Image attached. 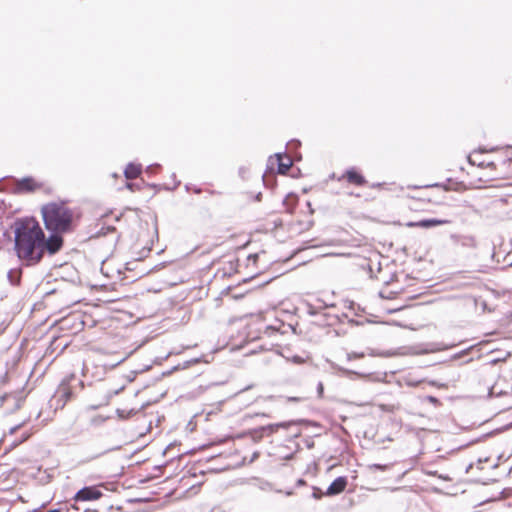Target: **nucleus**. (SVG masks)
<instances>
[{
  "label": "nucleus",
  "instance_id": "obj_14",
  "mask_svg": "<svg viewBox=\"0 0 512 512\" xmlns=\"http://www.w3.org/2000/svg\"><path fill=\"white\" fill-rule=\"evenodd\" d=\"M106 420H107V418H106V417L101 416V415H97V416H94V417L91 419L90 423H91V425H93V426H100V425H102Z\"/></svg>",
  "mask_w": 512,
  "mask_h": 512
},
{
  "label": "nucleus",
  "instance_id": "obj_19",
  "mask_svg": "<svg viewBox=\"0 0 512 512\" xmlns=\"http://www.w3.org/2000/svg\"><path fill=\"white\" fill-rule=\"evenodd\" d=\"M124 389V386H121L119 389L113 390L109 392V398H111L114 395H117L120 391Z\"/></svg>",
  "mask_w": 512,
  "mask_h": 512
},
{
  "label": "nucleus",
  "instance_id": "obj_32",
  "mask_svg": "<svg viewBox=\"0 0 512 512\" xmlns=\"http://www.w3.org/2000/svg\"><path fill=\"white\" fill-rule=\"evenodd\" d=\"M85 512H96V511H91L89 509H86Z\"/></svg>",
  "mask_w": 512,
  "mask_h": 512
},
{
  "label": "nucleus",
  "instance_id": "obj_31",
  "mask_svg": "<svg viewBox=\"0 0 512 512\" xmlns=\"http://www.w3.org/2000/svg\"><path fill=\"white\" fill-rule=\"evenodd\" d=\"M430 399H431V402L436 401V399L434 397H431Z\"/></svg>",
  "mask_w": 512,
  "mask_h": 512
},
{
  "label": "nucleus",
  "instance_id": "obj_10",
  "mask_svg": "<svg viewBox=\"0 0 512 512\" xmlns=\"http://www.w3.org/2000/svg\"><path fill=\"white\" fill-rule=\"evenodd\" d=\"M141 171L142 166L140 164L129 163L124 170V175L126 179H135L140 175Z\"/></svg>",
  "mask_w": 512,
  "mask_h": 512
},
{
  "label": "nucleus",
  "instance_id": "obj_5",
  "mask_svg": "<svg viewBox=\"0 0 512 512\" xmlns=\"http://www.w3.org/2000/svg\"><path fill=\"white\" fill-rule=\"evenodd\" d=\"M347 486V479L346 477H338L336 478L327 488L325 495L327 496H333L340 494L345 490Z\"/></svg>",
  "mask_w": 512,
  "mask_h": 512
},
{
  "label": "nucleus",
  "instance_id": "obj_12",
  "mask_svg": "<svg viewBox=\"0 0 512 512\" xmlns=\"http://www.w3.org/2000/svg\"><path fill=\"white\" fill-rule=\"evenodd\" d=\"M58 395L60 397V399H63V405L65 404V402L70 398L71 396V391L69 390V388L67 387H63L61 388L59 391H58Z\"/></svg>",
  "mask_w": 512,
  "mask_h": 512
},
{
  "label": "nucleus",
  "instance_id": "obj_6",
  "mask_svg": "<svg viewBox=\"0 0 512 512\" xmlns=\"http://www.w3.org/2000/svg\"><path fill=\"white\" fill-rule=\"evenodd\" d=\"M275 158L278 164V173L286 174L292 166V160L287 154L276 153Z\"/></svg>",
  "mask_w": 512,
  "mask_h": 512
},
{
  "label": "nucleus",
  "instance_id": "obj_29",
  "mask_svg": "<svg viewBox=\"0 0 512 512\" xmlns=\"http://www.w3.org/2000/svg\"><path fill=\"white\" fill-rule=\"evenodd\" d=\"M427 474H429V475H437V472L436 471H431V472H427Z\"/></svg>",
  "mask_w": 512,
  "mask_h": 512
},
{
  "label": "nucleus",
  "instance_id": "obj_11",
  "mask_svg": "<svg viewBox=\"0 0 512 512\" xmlns=\"http://www.w3.org/2000/svg\"><path fill=\"white\" fill-rule=\"evenodd\" d=\"M460 243L462 246H465V247L474 248L476 246V241H475L474 237H471V236L462 237Z\"/></svg>",
  "mask_w": 512,
  "mask_h": 512
},
{
  "label": "nucleus",
  "instance_id": "obj_4",
  "mask_svg": "<svg viewBox=\"0 0 512 512\" xmlns=\"http://www.w3.org/2000/svg\"><path fill=\"white\" fill-rule=\"evenodd\" d=\"M102 496V493L100 490H98L96 487L90 486V487H84L80 489L76 495L75 500L76 501H90V500H96Z\"/></svg>",
  "mask_w": 512,
  "mask_h": 512
},
{
  "label": "nucleus",
  "instance_id": "obj_13",
  "mask_svg": "<svg viewBox=\"0 0 512 512\" xmlns=\"http://www.w3.org/2000/svg\"><path fill=\"white\" fill-rule=\"evenodd\" d=\"M390 467H391V465H389V464H383V465L382 464H371V465H368V469L370 471H375V470L386 471Z\"/></svg>",
  "mask_w": 512,
  "mask_h": 512
},
{
  "label": "nucleus",
  "instance_id": "obj_1",
  "mask_svg": "<svg viewBox=\"0 0 512 512\" xmlns=\"http://www.w3.org/2000/svg\"><path fill=\"white\" fill-rule=\"evenodd\" d=\"M14 236L16 254L26 266L38 264L45 253L54 255L63 245L60 235L53 234L46 238L33 218L18 219L14 224Z\"/></svg>",
  "mask_w": 512,
  "mask_h": 512
},
{
  "label": "nucleus",
  "instance_id": "obj_9",
  "mask_svg": "<svg viewBox=\"0 0 512 512\" xmlns=\"http://www.w3.org/2000/svg\"><path fill=\"white\" fill-rule=\"evenodd\" d=\"M345 177L348 182L353 183L358 186H363L366 184L365 178L359 174L355 169H349L346 171Z\"/></svg>",
  "mask_w": 512,
  "mask_h": 512
},
{
  "label": "nucleus",
  "instance_id": "obj_15",
  "mask_svg": "<svg viewBox=\"0 0 512 512\" xmlns=\"http://www.w3.org/2000/svg\"><path fill=\"white\" fill-rule=\"evenodd\" d=\"M405 351L402 352L401 354L403 355H418V354H421V353H424L425 351H422V350H419L417 347H407V348H404Z\"/></svg>",
  "mask_w": 512,
  "mask_h": 512
},
{
  "label": "nucleus",
  "instance_id": "obj_7",
  "mask_svg": "<svg viewBox=\"0 0 512 512\" xmlns=\"http://www.w3.org/2000/svg\"><path fill=\"white\" fill-rule=\"evenodd\" d=\"M447 223H449L448 220L431 218V219H423V220L418 221V222H411V223L408 224V226H410V227H421V228H431V227H435V226H439V225H443V224H447Z\"/></svg>",
  "mask_w": 512,
  "mask_h": 512
},
{
  "label": "nucleus",
  "instance_id": "obj_8",
  "mask_svg": "<svg viewBox=\"0 0 512 512\" xmlns=\"http://www.w3.org/2000/svg\"><path fill=\"white\" fill-rule=\"evenodd\" d=\"M37 185L33 178L25 177L18 181L16 190L17 192H31L36 189Z\"/></svg>",
  "mask_w": 512,
  "mask_h": 512
},
{
  "label": "nucleus",
  "instance_id": "obj_20",
  "mask_svg": "<svg viewBox=\"0 0 512 512\" xmlns=\"http://www.w3.org/2000/svg\"><path fill=\"white\" fill-rule=\"evenodd\" d=\"M105 453H106V451H100V452H97V453L93 454V455L89 458V460H94V459H96V458H98V457L102 456V455H103V454H105Z\"/></svg>",
  "mask_w": 512,
  "mask_h": 512
},
{
  "label": "nucleus",
  "instance_id": "obj_23",
  "mask_svg": "<svg viewBox=\"0 0 512 512\" xmlns=\"http://www.w3.org/2000/svg\"><path fill=\"white\" fill-rule=\"evenodd\" d=\"M321 493H318L317 492V489H314V492H313V497L316 498V499H319L321 497Z\"/></svg>",
  "mask_w": 512,
  "mask_h": 512
},
{
  "label": "nucleus",
  "instance_id": "obj_22",
  "mask_svg": "<svg viewBox=\"0 0 512 512\" xmlns=\"http://www.w3.org/2000/svg\"><path fill=\"white\" fill-rule=\"evenodd\" d=\"M159 165L158 164H154V165H150L147 167V172H152L155 168H158Z\"/></svg>",
  "mask_w": 512,
  "mask_h": 512
},
{
  "label": "nucleus",
  "instance_id": "obj_24",
  "mask_svg": "<svg viewBox=\"0 0 512 512\" xmlns=\"http://www.w3.org/2000/svg\"><path fill=\"white\" fill-rule=\"evenodd\" d=\"M343 373L345 374H356L355 372L351 371V370H347V369H340Z\"/></svg>",
  "mask_w": 512,
  "mask_h": 512
},
{
  "label": "nucleus",
  "instance_id": "obj_27",
  "mask_svg": "<svg viewBox=\"0 0 512 512\" xmlns=\"http://www.w3.org/2000/svg\"><path fill=\"white\" fill-rule=\"evenodd\" d=\"M47 512H61V510L60 509H52V510H49Z\"/></svg>",
  "mask_w": 512,
  "mask_h": 512
},
{
  "label": "nucleus",
  "instance_id": "obj_26",
  "mask_svg": "<svg viewBox=\"0 0 512 512\" xmlns=\"http://www.w3.org/2000/svg\"><path fill=\"white\" fill-rule=\"evenodd\" d=\"M439 478H441V479H443V480H445V481H450V480H451V478H450V477H448V476H443V475H439Z\"/></svg>",
  "mask_w": 512,
  "mask_h": 512
},
{
  "label": "nucleus",
  "instance_id": "obj_30",
  "mask_svg": "<svg viewBox=\"0 0 512 512\" xmlns=\"http://www.w3.org/2000/svg\"><path fill=\"white\" fill-rule=\"evenodd\" d=\"M469 162L472 163V164L475 163L474 160L472 159V157H469Z\"/></svg>",
  "mask_w": 512,
  "mask_h": 512
},
{
  "label": "nucleus",
  "instance_id": "obj_28",
  "mask_svg": "<svg viewBox=\"0 0 512 512\" xmlns=\"http://www.w3.org/2000/svg\"><path fill=\"white\" fill-rule=\"evenodd\" d=\"M486 166H487V167H494V163H493V162H489V163H487V165H486Z\"/></svg>",
  "mask_w": 512,
  "mask_h": 512
},
{
  "label": "nucleus",
  "instance_id": "obj_3",
  "mask_svg": "<svg viewBox=\"0 0 512 512\" xmlns=\"http://www.w3.org/2000/svg\"><path fill=\"white\" fill-rule=\"evenodd\" d=\"M286 426H287V424L284 422L277 423V424H269L267 426H262L260 428L250 431V435L254 441H260L266 433L272 434V433L276 432L280 427H286Z\"/></svg>",
  "mask_w": 512,
  "mask_h": 512
},
{
  "label": "nucleus",
  "instance_id": "obj_25",
  "mask_svg": "<svg viewBox=\"0 0 512 512\" xmlns=\"http://www.w3.org/2000/svg\"><path fill=\"white\" fill-rule=\"evenodd\" d=\"M318 392H319V394L323 393V385H322V383H319V385H318Z\"/></svg>",
  "mask_w": 512,
  "mask_h": 512
},
{
  "label": "nucleus",
  "instance_id": "obj_18",
  "mask_svg": "<svg viewBox=\"0 0 512 512\" xmlns=\"http://www.w3.org/2000/svg\"><path fill=\"white\" fill-rule=\"evenodd\" d=\"M126 187L131 190V191H134L136 189H139V186L134 184V183H126Z\"/></svg>",
  "mask_w": 512,
  "mask_h": 512
},
{
  "label": "nucleus",
  "instance_id": "obj_21",
  "mask_svg": "<svg viewBox=\"0 0 512 512\" xmlns=\"http://www.w3.org/2000/svg\"><path fill=\"white\" fill-rule=\"evenodd\" d=\"M292 361H293L294 363H296V364H301V363H303V361H304V360H303V358H302V357H300V356H294V357L292 358Z\"/></svg>",
  "mask_w": 512,
  "mask_h": 512
},
{
  "label": "nucleus",
  "instance_id": "obj_17",
  "mask_svg": "<svg viewBox=\"0 0 512 512\" xmlns=\"http://www.w3.org/2000/svg\"><path fill=\"white\" fill-rule=\"evenodd\" d=\"M363 356H364V354H363V353H361V354H357V353H349V354L347 355L348 360H351V359H353V358H360V357H363Z\"/></svg>",
  "mask_w": 512,
  "mask_h": 512
},
{
  "label": "nucleus",
  "instance_id": "obj_16",
  "mask_svg": "<svg viewBox=\"0 0 512 512\" xmlns=\"http://www.w3.org/2000/svg\"><path fill=\"white\" fill-rule=\"evenodd\" d=\"M14 274H17L13 270L9 271L8 278L12 284H18L19 283V276L17 275L15 278L13 277Z\"/></svg>",
  "mask_w": 512,
  "mask_h": 512
},
{
  "label": "nucleus",
  "instance_id": "obj_2",
  "mask_svg": "<svg viewBox=\"0 0 512 512\" xmlns=\"http://www.w3.org/2000/svg\"><path fill=\"white\" fill-rule=\"evenodd\" d=\"M45 226L53 232H66L72 224L73 213L64 203H49L42 207Z\"/></svg>",
  "mask_w": 512,
  "mask_h": 512
}]
</instances>
